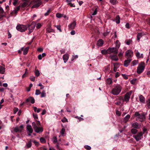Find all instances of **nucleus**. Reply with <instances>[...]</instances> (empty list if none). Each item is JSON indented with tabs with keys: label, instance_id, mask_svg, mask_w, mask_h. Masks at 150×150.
<instances>
[{
	"label": "nucleus",
	"instance_id": "obj_47",
	"mask_svg": "<svg viewBox=\"0 0 150 150\" xmlns=\"http://www.w3.org/2000/svg\"><path fill=\"white\" fill-rule=\"evenodd\" d=\"M84 147L87 150H90L91 149V147L88 145H85Z\"/></svg>",
	"mask_w": 150,
	"mask_h": 150
},
{
	"label": "nucleus",
	"instance_id": "obj_46",
	"mask_svg": "<svg viewBox=\"0 0 150 150\" xmlns=\"http://www.w3.org/2000/svg\"><path fill=\"white\" fill-rule=\"evenodd\" d=\"M114 35L112 37V39H113L114 40H115V38H117V35H116V32L115 31L114 32Z\"/></svg>",
	"mask_w": 150,
	"mask_h": 150
},
{
	"label": "nucleus",
	"instance_id": "obj_33",
	"mask_svg": "<svg viewBox=\"0 0 150 150\" xmlns=\"http://www.w3.org/2000/svg\"><path fill=\"white\" fill-rule=\"evenodd\" d=\"M110 2L112 4L114 5L117 2V0H110Z\"/></svg>",
	"mask_w": 150,
	"mask_h": 150
},
{
	"label": "nucleus",
	"instance_id": "obj_54",
	"mask_svg": "<svg viewBox=\"0 0 150 150\" xmlns=\"http://www.w3.org/2000/svg\"><path fill=\"white\" fill-rule=\"evenodd\" d=\"M104 68L105 69V72L108 71L109 70V68L108 66L105 67Z\"/></svg>",
	"mask_w": 150,
	"mask_h": 150
},
{
	"label": "nucleus",
	"instance_id": "obj_55",
	"mask_svg": "<svg viewBox=\"0 0 150 150\" xmlns=\"http://www.w3.org/2000/svg\"><path fill=\"white\" fill-rule=\"evenodd\" d=\"M35 77L33 76H31L30 77V79L31 81H35Z\"/></svg>",
	"mask_w": 150,
	"mask_h": 150
},
{
	"label": "nucleus",
	"instance_id": "obj_21",
	"mask_svg": "<svg viewBox=\"0 0 150 150\" xmlns=\"http://www.w3.org/2000/svg\"><path fill=\"white\" fill-rule=\"evenodd\" d=\"M139 99L141 103H145V99L144 97L142 95H140L139 96Z\"/></svg>",
	"mask_w": 150,
	"mask_h": 150
},
{
	"label": "nucleus",
	"instance_id": "obj_2",
	"mask_svg": "<svg viewBox=\"0 0 150 150\" xmlns=\"http://www.w3.org/2000/svg\"><path fill=\"white\" fill-rule=\"evenodd\" d=\"M146 114L144 112L139 113V112H136L134 113V116L136 117L137 120L141 122H143L146 118Z\"/></svg>",
	"mask_w": 150,
	"mask_h": 150
},
{
	"label": "nucleus",
	"instance_id": "obj_43",
	"mask_svg": "<svg viewBox=\"0 0 150 150\" xmlns=\"http://www.w3.org/2000/svg\"><path fill=\"white\" fill-rule=\"evenodd\" d=\"M42 25L41 23H38L36 25V27L37 29H39L41 28Z\"/></svg>",
	"mask_w": 150,
	"mask_h": 150
},
{
	"label": "nucleus",
	"instance_id": "obj_27",
	"mask_svg": "<svg viewBox=\"0 0 150 150\" xmlns=\"http://www.w3.org/2000/svg\"><path fill=\"white\" fill-rule=\"evenodd\" d=\"M130 115L128 114L124 118V122L125 123H126L129 120L130 118Z\"/></svg>",
	"mask_w": 150,
	"mask_h": 150
},
{
	"label": "nucleus",
	"instance_id": "obj_38",
	"mask_svg": "<svg viewBox=\"0 0 150 150\" xmlns=\"http://www.w3.org/2000/svg\"><path fill=\"white\" fill-rule=\"evenodd\" d=\"M40 142L42 143H45L46 142V140L43 137H41L40 139Z\"/></svg>",
	"mask_w": 150,
	"mask_h": 150
},
{
	"label": "nucleus",
	"instance_id": "obj_14",
	"mask_svg": "<svg viewBox=\"0 0 150 150\" xmlns=\"http://www.w3.org/2000/svg\"><path fill=\"white\" fill-rule=\"evenodd\" d=\"M132 59H127L125 60L124 63V66L125 67H127L131 61Z\"/></svg>",
	"mask_w": 150,
	"mask_h": 150
},
{
	"label": "nucleus",
	"instance_id": "obj_44",
	"mask_svg": "<svg viewBox=\"0 0 150 150\" xmlns=\"http://www.w3.org/2000/svg\"><path fill=\"white\" fill-rule=\"evenodd\" d=\"M65 132V129L64 128H62V129L61 131H60V133L62 135H64V134Z\"/></svg>",
	"mask_w": 150,
	"mask_h": 150
},
{
	"label": "nucleus",
	"instance_id": "obj_22",
	"mask_svg": "<svg viewBox=\"0 0 150 150\" xmlns=\"http://www.w3.org/2000/svg\"><path fill=\"white\" fill-rule=\"evenodd\" d=\"M112 81L110 78L107 79L105 81V83L107 85L112 84Z\"/></svg>",
	"mask_w": 150,
	"mask_h": 150
},
{
	"label": "nucleus",
	"instance_id": "obj_23",
	"mask_svg": "<svg viewBox=\"0 0 150 150\" xmlns=\"http://www.w3.org/2000/svg\"><path fill=\"white\" fill-rule=\"evenodd\" d=\"M110 57L112 59L115 61H117L118 60L117 54H113V55L111 54L110 55Z\"/></svg>",
	"mask_w": 150,
	"mask_h": 150
},
{
	"label": "nucleus",
	"instance_id": "obj_49",
	"mask_svg": "<svg viewBox=\"0 0 150 150\" xmlns=\"http://www.w3.org/2000/svg\"><path fill=\"white\" fill-rule=\"evenodd\" d=\"M40 93V91L38 89H36L35 91V94L36 95H39Z\"/></svg>",
	"mask_w": 150,
	"mask_h": 150
},
{
	"label": "nucleus",
	"instance_id": "obj_12",
	"mask_svg": "<svg viewBox=\"0 0 150 150\" xmlns=\"http://www.w3.org/2000/svg\"><path fill=\"white\" fill-rule=\"evenodd\" d=\"M132 127L137 129H139L141 127V125L137 122H135L131 124Z\"/></svg>",
	"mask_w": 150,
	"mask_h": 150
},
{
	"label": "nucleus",
	"instance_id": "obj_4",
	"mask_svg": "<svg viewBox=\"0 0 150 150\" xmlns=\"http://www.w3.org/2000/svg\"><path fill=\"white\" fill-rule=\"evenodd\" d=\"M145 68V64L143 62H141L138 65L137 68V72L138 74H140L144 71Z\"/></svg>",
	"mask_w": 150,
	"mask_h": 150
},
{
	"label": "nucleus",
	"instance_id": "obj_36",
	"mask_svg": "<svg viewBox=\"0 0 150 150\" xmlns=\"http://www.w3.org/2000/svg\"><path fill=\"white\" fill-rule=\"evenodd\" d=\"M138 61L137 60H134L132 63V66H134L136 65L138 63Z\"/></svg>",
	"mask_w": 150,
	"mask_h": 150
},
{
	"label": "nucleus",
	"instance_id": "obj_31",
	"mask_svg": "<svg viewBox=\"0 0 150 150\" xmlns=\"http://www.w3.org/2000/svg\"><path fill=\"white\" fill-rule=\"evenodd\" d=\"M132 40L129 39L128 40H126L125 42L127 45H129L132 43Z\"/></svg>",
	"mask_w": 150,
	"mask_h": 150
},
{
	"label": "nucleus",
	"instance_id": "obj_16",
	"mask_svg": "<svg viewBox=\"0 0 150 150\" xmlns=\"http://www.w3.org/2000/svg\"><path fill=\"white\" fill-rule=\"evenodd\" d=\"M130 96L127 93L125 95L124 98L123 99V101H125L127 102H128L130 98Z\"/></svg>",
	"mask_w": 150,
	"mask_h": 150
},
{
	"label": "nucleus",
	"instance_id": "obj_35",
	"mask_svg": "<svg viewBox=\"0 0 150 150\" xmlns=\"http://www.w3.org/2000/svg\"><path fill=\"white\" fill-rule=\"evenodd\" d=\"M101 53L103 54H108V49L106 50H101Z\"/></svg>",
	"mask_w": 150,
	"mask_h": 150
},
{
	"label": "nucleus",
	"instance_id": "obj_25",
	"mask_svg": "<svg viewBox=\"0 0 150 150\" xmlns=\"http://www.w3.org/2000/svg\"><path fill=\"white\" fill-rule=\"evenodd\" d=\"M32 145L31 140H30L28 141V142L26 143L25 145V147L27 148H30Z\"/></svg>",
	"mask_w": 150,
	"mask_h": 150
},
{
	"label": "nucleus",
	"instance_id": "obj_6",
	"mask_svg": "<svg viewBox=\"0 0 150 150\" xmlns=\"http://www.w3.org/2000/svg\"><path fill=\"white\" fill-rule=\"evenodd\" d=\"M108 54H117L118 50L116 47H113L112 48L109 47L108 49Z\"/></svg>",
	"mask_w": 150,
	"mask_h": 150
},
{
	"label": "nucleus",
	"instance_id": "obj_11",
	"mask_svg": "<svg viewBox=\"0 0 150 150\" xmlns=\"http://www.w3.org/2000/svg\"><path fill=\"white\" fill-rule=\"evenodd\" d=\"M21 6H18L16 8H14V10L10 14L11 16H15L17 14L18 11L20 8Z\"/></svg>",
	"mask_w": 150,
	"mask_h": 150
},
{
	"label": "nucleus",
	"instance_id": "obj_62",
	"mask_svg": "<svg viewBox=\"0 0 150 150\" xmlns=\"http://www.w3.org/2000/svg\"><path fill=\"white\" fill-rule=\"evenodd\" d=\"M18 1V0H14V1L13 3V5L15 6L17 3Z\"/></svg>",
	"mask_w": 150,
	"mask_h": 150
},
{
	"label": "nucleus",
	"instance_id": "obj_13",
	"mask_svg": "<svg viewBox=\"0 0 150 150\" xmlns=\"http://www.w3.org/2000/svg\"><path fill=\"white\" fill-rule=\"evenodd\" d=\"M1 65H0V74H4L5 72V65L3 63L1 64Z\"/></svg>",
	"mask_w": 150,
	"mask_h": 150
},
{
	"label": "nucleus",
	"instance_id": "obj_58",
	"mask_svg": "<svg viewBox=\"0 0 150 150\" xmlns=\"http://www.w3.org/2000/svg\"><path fill=\"white\" fill-rule=\"evenodd\" d=\"M97 8H96L93 13L92 14V15H96L97 14Z\"/></svg>",
	"mask_w": 150,
	"mask_h": 150
},
{
	"label": "nucleus",
	"instance_id": "obj_5",
	"mask_svg": "<svg viewBox=\"0 0 150 150\" xmlns=\"http://www.w3.org/2000/svg\"><path fill=\"white\" fill-rule=\"evenodd\" d=\"M28 28V26L26 25L19 24L16 27V29L21 32H25Z\"/></svg>",
	"mask_w": 150,
	"mask_h": 150
},
{
	"label": "nucleus",
	"instance_id": "obj_1",
	"mask_svg": "<svg viewBox=\"0 0 150 150\" xmlns=\"http://www.w3.org/2000/svg\"><path fill=\"white\" fill-rule=\"evenodd\" d=\"M40 122L39 121H36V123L33 122L32 123V125L35 131L37 133H40L43 131L42 127L40 126Z\"/></svg>",
	"mask_w": 150,
	"mask_h": 150
},
{
	"label": "nucleus",
	"instance_id": "obj_15",
	"mask_svg": "<svg viewBox=\"0 0 150 150\" xmlns=\"http://www.w3.org/2000/svg\"><path fill=\"white\" fill-rule=\"evenodd\" d=\"M29 49V48L28 47L25 48L23 47L21 48V50L23 51V54L24 55H26L27 54Z\"/></svg>",
	"mask_w": 150,
	"mask_h": 150
},
{
	"label": "nucleus",
	"instance_id": "obj_63",
	"mask_svg": "<svg viewBox=\"0 0 150 150\" xmlns=\"http://www.w3.org/2000/svg\"><path fill=\"white\" fill-rule=\"evenodd\" d=\"M68 5L70 6L71 7H75V6L74 4H72L71 2L70 3H69V4H68Z\"/></svg>",
	"mask_w": 150,
	"mask_h": 150
},
{
	"label": "nucleus",
	"instance_id": "obj_10",
	"mask_svg": "<svg viewBox=\"0 0 150 150\" xmlns=\"http://www.w3.org/2000/svg\"><path fill=\"white\" fill-rule=\"evenodd\" d=\"M23 128V125H21L19 127L16 126L13 128V130L16 132H21Z\"/></svg>",
	"mask_w": 150,
	"mask_h": 150
},
{
	"label": "nucleus",
	"instance_id": "obj_32",
	"mask_svg": "<svg viewBox=\"0 0 150 150\" xmlns=\"http://www.w3.org/2000/svg\"><path fill=\"white\" fill-rule=\"evenodd\" d=\"M137 129L133 128L131 129V132L133 134H135L137 133V130L136 129Z\"/></svg>",
	"mask_w": 150,
	"mask_h": 150
},
{
	"label": "nucleus",
	"instance_id": "obj_30",
	"mask_svg": "<svg viewBox=\"0 0 150 150\" xmlns=\"http://www.w3.org/2000/svg\"><path fill=\"white\" fill-rule=\"evenodd\" d=\"M115 22L117 24L120 23V17L119 16H116L115 18Z\"/></svg>",
	"mask_w": 150,
	"mask_h": 150
},
{
	"label": "nucleus",
	"instance_id": "obj_18",
	"mask_svg": "<svg viewBox=\"0 0 150 150\" xmlns=\"http://www.w3.org/2000/svg\"><path fill=\"white\" fill-rule=\"evenodd\" d=\"M26 101L27 103L30 101L31 103L33 104L34 103L35 100L33 98L30 97L26 99Z\"/></svg>",
	"mask_w": 150,
	"mask_h": 150
},
{
	"label": "nucleus",
	"instance_id": "obj_50",
	"mask_svg": "<svg viewBox=\"0 0 150 150\" xmlns=\"http://www.w3.org/2000/svg\"><path fill=\"white\" fill-rule=\"evenodd\" d=\"M0 13L5 14V12L3 8L0 7Z\"/></svg>",
	"mask_w": 150,
	"mask_h": 150
},
{
	"label": "nucleus",
	"instance_id": "obj_64",
	"mask_svg": "<svg viewBox=\"0 0 150 150\" xmlns=\"http://www.w3.org/2000/svg\"><path fill=\"white\" fill-rule=\"evenodd\" d=\"M147 105L148 108H150V99H149L148 101Z\"/></svg>",
	"mask_w": 150,
	"mask_h": 150
},
{
	"label": "nucleus",
	"instance_id": "obj_34",
	"mask_svg": "<svg viewBox=\"0 0 150 150\" xmlns=\"http://www.w3.org/2000/svg\"><path fill=\"white\" fill-rule=\"evenodd\" d=\"M46 31L47 32L49 33H50L51 32H54V30L50 28H47L46 29Z\"/></svg>",
	"mask_w": 150,
	"mask_h": 150
},
{
	"label": "nucleus",
	"instance_id": "obj_51",
	"mask_svg": "<svg viewBox=\"0 0 150 150\" xmlns=\"http://www.w3.org/2000/svg\"><path fill=\"white\" fill-rule=\"evenodd\" d=\"M109 33V32H108V31H106V32L104 33L103 34V35L104 36H107L108 34Z\"/></svg>",
	"mask_w": 150,
	"mask_h": 150
},
{
	"label": "nucleus",
	"instance_id": "obj_42",
	"mask_svg": "<svg viewBox=\"0 0 150 150\" xmlns=\"http://www.w3.org/2000/svg\"><path fill=\"white\" fill-rule=\"evenodd\" d=\"M56 16L57 18H59L62 17V15L60 13H58L56 14Z\"/></svg>",
	"mask_w": 150,
	"mask_h": 150
},
{
	"label": "nucleus",
	"instance_id": "obj_56",
	"mask_svg": "<svg viewBox=\"0 0 150 150\" xmlns=\"http://www.w3.org/2000/svg\"><path fill=\"white\" fill-rule=\"evenodd\" d=\"M75 118L78 119L79 120V121H80L83 120V118H81V117H80L76 116L75 117Z\"/></svg>",
	"mask_w": 150,
	"mask_h": 150
},
{
	"label": "nucleus",
	"instance_id": "obj_41",
	"mask_svg": "<svg viewBox=\"0 0 150 150\" xmlns=\"http://www.w3.org/2000/svg\"><path fill=\"white\" fill-rule=\"evenodd\" d=\"M35 75L36 76H39L40 73L38 70H36L35 72Z\"/></svg>",
	"mask_w": 150,
	"mask_h": 150
},
{
	"label": "nucleus",
	"instance_id": "obj_40",
	"mask_svg": "<svg viewBox=\"0 0 150 150\" xmlns=\"http://www.w3.org/2000/svg\"><path fill=\"white\" fill-rule=\"evenodd\" d=\"M124 53V52L123 51H121V52H119L118 54V56L119 57H122Z\"/></svg>",
	"mask_w": 150,
	"mask_h": 150
},
{
	"label": "nucleus",
	"instance_id": "obj_53",
	"mask_svg": "<svg viewBox=\"0 0 150 150\" xmlns=\"http://www.w3.org/2000/svg\"><path fill=\"white\" fill-rule=\"evenodd\" d=\"M33 116L35 119H38V115L36 114H33Z\"/></svg>",
	"mask_w": 150,
	"mask_h": 150
},
{
	"label": "nucleus",
	"instance_id": "obj_28",
	"mask_svg": "<svg viewBox=\"0 0 150 150\" xmlns=\"http://www.w3.org/2000/svg\"><path fill=\"white\" fill-rule=\"evenodd\" d=\"M144 34L143 33H139L137 34V38L138 40H139Z\"/></svg>",
	"mask_w": 150,
	"mask_h": 150
},
{
	"label": "nucleus",
	"instance_id": "obj_20",
	"mask_svg": "<svg viewBox=\"0 0 150 150\" xmlns=\"http://www.w3.org/2000/svg\"><path fill=\"white\" fill-rule=\"evenodd\" d=\"M69 58V55L68 54L66 53L64 54L63 56V59L64 62L66 63L68 60Z\"/></svg>",
	"mask_w": 150,
	"mask_h": 150
},
{
	"label": "nucleus",
	"instance_id": "obj_61",
	"mask_svg": "<svg viewBox=\"0 0 150 150\" xmlns=\"http://www.w3.org/2000/svg\"><path fill=\"white\" fill-rule=\"evenodd\" d=\"M33 142L36 145H38L39 144V142L35 140L33 141Z\"/></svg>",
	"mask_w": 150,
	"mask_h": 150
},
{
	"label": "nucleus",
	"instance_id": "obj_17",
	"mask_svg": "<svg viewBox=\"0 0 150 150\" xmlns=\"http://www.w3.org/2000/svg\"><path fill=\"white\" fill-rule=\"evenodd\" d=\"M76 22L75 21H73L69 25V29L71 30L74 29L76 25Z\"/></svg>",
	"mask_w": 150,
	"mask_h": 150
},
{
	"label": "nucleus",
	"instance_id": "obj_9",
	"mask_svg": "<svg viewBox=\"0 0 150 150\" xmlns=\"http://www.w3.org/2000/svg\"><path fill=\"white\" fill-rule=\"evenodd\" d=\"M133 55V52L130 50H127L125 54V56L127 59H131Z\"/></svg>",
	"mask_w": 150,
	"mask_h": 150
},
{
	"label": "nucleus",
	"instance_id": "obj_3",
	"mask_svg": "<svg viewBox=\"0 0 150 150\" xmlns=\"http://www.w3.org/2000/svg\"><path fill=\"white\" fill-rule=\"evenodd\" d=\"M122 89V86L120 85H115L112 89L111 93L113 95H117L120 93Z\"/></svg>",
	"mask_w": 150,
	"mask_h": 150
},
{
	"label": "nucleus",
	"instance_id": "obj_60",
	"mask_svg": "<svg viewBox=\"0 0 150 150\" xmlns=\"http://www.w3.org/2000/svg\"><path fill=\"white\" fill-rule=\"evenodd\" d=\"M18 108H15L14 109V113L16 114L18 111Z\"/></svg>",
	"mask_w": 150,
	"mask_h": 150
},
{
	"label": "nucleus",
	"instance_id": "obj_48",
	"mask_svg": "<svg viewBox=\"0 0 150 150\" xmlns=\"http://www.w3.org/2000/svg\"><path fill=\"white\" fill-rule=\"evenodd\" d=\"M136 55L138 58H140V55L139 52L137 51L136 53Z\"/></svg>",
	"mask_w": 150,
	"mask_h": 150
},
{
	"label": "nucleus",
	"instance_id": "obj_24",
	"mask_svg": "<svg viewBox=\"0 0 150 150\" xmlns=\"http://www.w3.org/2000/svg\"><path fill=\"white\" fill-rule=\"evenodd\" d=\"M103 40L100 39L97 42V45L98 46H101L103 44Z\"/></svg>",
	"mask_w": 150,
	"mask_h": 150
},
{
	"label": "nucleus",
	"instance_id": "obj_45",
	"mask_svg": "<svg viewBox=\"0 0 150 150\" xmlns=\"http://www.w3.org/2000/svg\"><path fill=\"white\" fill-rule=\"evenodd\" d=\"M50 12V9H49L47 11V12L45 13L44 15L45 16H47L49 15Z\"/></svg>",
	"mask_w": 150,
	"mask_h": 150
},
{
	"label": "nucleus",
	"instance_id": "obj_26",
	"mask_svg": "<svg viewBox=\"0 0 150 150\" xmlns=\"http://www.w3.org/2000/svg\"><path fill=\"white\" fill-rule=\"evenodd\" d=\"M41 4V3L39 2H36L32 6V8H37L39 7Z\"/></svg>",
	"mask_w": 150,
	"mask_h": 150
},
{
	"label": "nucleus",
	"instance_id": "obj_59",
	"mask_svg": "<svg viewBox=\"0 0 150 150\" xmlns=\"http://www.w3.org/2000/svg\"><path fill=\"white\" fill-rule=\"evenodd\" d=\"M61 121L63 122H65L67 121V119L65 117H64V118L61 120Z\"/></svg>",
	"mask_w": 150,
	"mask_h": 150
},
{
	"label": "nucleus",
	"instance_id": "obj_39",
	"mask_svg": "<svg viewBox=\"0 0 150 150\" xmlns=\"http://www.w3.org/2000/svg\"><path fill=\"white\" fill-rule=\"evenodd\" d=\"M45 96H46V95H45V91L44 90H43L42 91V93H41V98H42V97H45Z\"/></svg>",
	"mask_w": 150,
	"mask_h": 150
},
{
	"label": "nucleus",
	"instance_id": "obj_7",
	"mask_svg": "<svg viewBox=\"0 0 150 150\" xmlns=\"http://www.w3.org/2000/svg\"><path fill=\"white\" fill-rule=\"evenodd\" d=\"M35 22L33 21L32 23L30 25H29V24H28L26 25L28 26V27L29 34H30L33 31L35 28Z\"/></svg>",
	"mask_w": 150,
	"mask_h": 150
},
{
	"label": "nucleus",
	"instance_id": "obj_57",
	"mask_svg": "<svg viewBox=\"0 0 150 150\" xmlns=\"http://www.w3.org/2000/svg\"><path fill=\"white\" fill-rule=\"evenodd\" d=\"M122 76L125 79H128V76L125 74H122Z\"/></svg>",
	"mask_w": 150,
	"mask_h": 150
},
{
	"label": "nucleus",
	"instance_id": "obj_52",
	"mask_svg": "<svg viewBox=\"0 0 150 150\" xmlns=\"http://www.w3.org/2000/svg\"><path fill=\"white\" fill-rule=\"evenodd\" d=\"M54 26L56 27L58 30H59L60 32H62V30L61 29V27L60 25H55Z\"/></svg>",
	"mask_w": 150,
	"mask_h": 150
},
{
	"label": "nucleus",
	"instance_id": "obj_37",
	"mask_svg": "<svg viewBox=\"0 0 150 150\" xmlns=\"http://www.w3.org/2000/svg\"><path fill=\"white\" fill-rule=\"evenodd\" d=\"M118 64L117 63H114L113 65L114 66V71L115 72H116L117 69V65Z\"/></svg>",
	"mask_w": 150,
	"mask_h": 150
},
{
	"label": "nucleus",
	"instance_id": "obj_29",
	"mask_svg": "<svg viewBox=\"0 0 150 150\" xmlns=\"http://www.w3.org/2000/svg\"><path fill=\"white\" fill-rule=\"evenodd\" d=\"M116 47V48L118 50V49L120 47V43L118 40H117L115 43Z\"/></svg>",
	"mask_w": 150,
	"mask_h": 150
},
{
	"label": "nucleus",
	"instance_id": "obj_19",
	"mask_svg": "<svg viewBox=\"0 0 150 150\" xmlns=\"http://www.w3.org/2000/svg\"><path fill=\"white\" fill-rule=\"evenodd\" d=\"M26 129L28 132L30 133H33V129L31 125H27L26 126Z\"/></svg>",
	"mask_w": 150,
	"mask_h": 150
},
{
	"label": "nucleus",
	"instance_id": "obj_8",
	"mask_svg": "<svg viewBox=\"0 0 150 150\" xmlns=\"http://www.w3.org/2000/svg\"><path fill=\"white\" fill-rule=\"evenodd\" d=\"M143 134L144 133H143L142 132H140L138 133L136 135H133V137L137 141H138L141 139L143 138L142 136Z\"/></svg>",
	"mask_w": 150,
	"mask_h": 150
}]
</instances>
